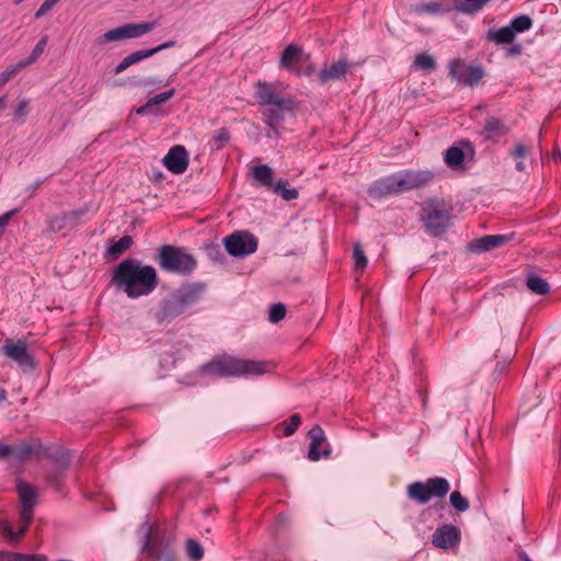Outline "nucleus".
<instances>
[{"label": "nucleus", "mask_w": 561, "mask_h": 561, "mask_svg": "<svg viewBox=\"0 0 561 561\" xmlns=\"http://www.w3.org/2000/svg\"><path fill=\"white\" fill-rule=\"evenodd\" d=\"M47 42H48V38L47 36H43L38 42L37 44L35 45V47L33 48L31 55L28 56V58L26 60H22L21 62H27V66L35 62L39 56L43 54L46 45H47Z\"/></svg>", "instance_id": "41"}, {"label": "nucleus", "mask_w": 561, "mask_h": 561, "mask_svg": "<svg viewBox=\"0 0 561 561\" xmlns=\"http://www.w3.org/2000/svg\"><path fill=\"white\" fill-rule=\"evenodd\" d=\"M184 312L185 311L182 308L179 299L174 293H172L169 297L161 301L160 308L156 313V318L159 322H170Z\"/></svg>", "instance_id": "25"}, {"label": "nucleus", "mask_w": 561, "mask_h": 561, "mask_svg": "<svg viewBox=\"0 0 561 561\" xmlns=\"http://www.w3.org/2000/svg\"><path fill=\"white\" fill-rule=\"evenodd\" d=\"M226 251L234 257H244L257 250V239L249 231H236L224 239Z\"/></svg>", "instance_id": "11"}, {"label": "nucleus", "mask_w": 561, "mask_h": 561, "mask_svg": "<svg viewBox=\"0 0 561 561\" xmlns=\"http://www.w3.org/2000/svg\"><path fill=\"white\" fill-rule=\"evenodd\" d=\"M175 91L174 89L167 90L164 92H161L159 94L153 95L150 98V104L158 105L160 103H163L171 99L174 95Z\"/></svg>", "instance_id": "50"}, {"label": "nucleus", "mask_w": 561, "mask_h": 561, "mask_svg": "<svg viewBox=\"0 0 561 561\" xmlns=\"http://www.w3.org/2000/svg\"><path fill=\"white\" fill-rule=\"evenodd\" d=\"M16 492L21 505L20 513H23L24 517L28 518L30 514H34V507L37 504L36 488L24 480L18 479Z\"/></svg>", "instance_id": "18"}, {"label": "nucleus", "mask_w": 561, "mask_h": 561, "mask_svg": "<svg viewBox=\"0 0 561 561\" xmlns=\"http://www.w3.org/2000/svg\"><path fill=\"white\" fill-rule=\"evenodd\" d=\"M447 11L448 9L444 8L442 3L436 1L419 3L414 8V12L417 14L440 15Z\"/></svg>", "instance_id": "33"}, {"label": "nucleus", "mask_w": 561, "mask_h": 561, "mask_svg": "<svg viewBox=\"0 0 561 561\" xmlns=\"http://www.w3.org/2000/svg\"><path fill=\"white\" fill-rule=\"evenodd\" d=\"M5 100H7V96H5V95H3V96H1V98H0V110H2V108L4 107V105H5Z\"/></svg>", "instance_id": "61"}, {"label": "nucleus", "mask_w": 561, "mask_h": 561, "mask_svg": "<svg viewBox=\"0 0 561 561\" xmlns=\"http://www.w3.org/2000/svg\"><path fill=\"white\" fill-rule=\"evenodd\" d=\"M352 64L345 58L332 62L330 66L324 67L317 76L320 84H325L329 81L342 80L350 71Z\"/></svg>", "instance_id": "22"}, {"label": "nucleus", "mask_w": 561, "mask_h": 561, "mask_svg": "<svg viewBox=\"0 0 561 561\" xmlns=\"http://www.w3.org/2000/svg\"><path fill=\"white\" fill-rule=\"evenodd\" d=\"M249 176L256 186L264 187L279 195L284 201L290 202L298 198V191L296 188H288V180L280 178L274 181V171L267 164H255L251 168Z\"/></svg>", "instance_id": "6"}, {"label": "nucleus", "mask_w": 561, "mask_h": 561, "mask_svg": "<svg viewBox=\"0 0 561 561\" xmlns=\"http://www.w3.org/2000/svg\"><path fill=\"white\" fill-rule=\"evenodd\" d=\"M508 133L510 127L502 119L489 116L485 118L483 128L479 131V135L484 141H495L497 138Z\"/></svg>", "instance_id": "26"}, {"label": "nucleus", "mask_w": 561, "mask_h": 561, "mask_svg": "<svg viewBox=\"0 0 561 561\" xmlns=\"http://www.w3.org/2000/svg\"><path fill=\"white\" fill-rule=\"evenodd\" d=\"M231 134L228 128L221 127L213 131L208 146L211 151H219L230 141Z\"/></svg>", "instance_id": "30"}, {"label": "nucleus", "mask_w": 561, "mask_h": 561, "mask_svg": "<svg viewBox=\"0 0 561 561\" xmlns=\"http://www.w3.org/2000/svg\"><path fill=\"white\" fill-rule=\"evenodd\" d=\"M27 62H18L16 65L9 66L0 73V88L3 87L12 77H14L21 69L25 68Z\"/></svg>", "instance_id": "39"}, {"label": "nucleus", "mask_w": 561, "mask_h": 561, "mask_svg": "<svg viewBox=\"0 0 561 561\" xmlns=\"http://www.w3.org/2000/svg\"><path fill=\"white\" fill-rule=\"evenodd\" d=\"M450 505L459 513L466 512L469 508V502L461 495L460 492L454 491L449 495Z\"/></svg>", "instance_id": "38"}, {"label": "nucleus", "mask_w": 561, "mask_h": 561, "mask_svg": "<svg viewBox=\"0 0 561 561\" xmlns=\"http://www.w3.org/2000/svg\"><path fill=\"white\" fill-rule=\"evenodd\" d=\"M526 286L536 295H547L550 291L549 283L534 272L526 274Z\"/></svg>", "instance_id": "28"}, {"label": "nucleus", "mask_w": 561, "mask_h": 561, "mask_svg": "<svg viewBox=\"0 0 561 561\" xmlns=\"http://www.w3.org/2000/svg\"><path fill=\"white\" fill-rule=\"evenodd\" d=\"M461 533L457 526L443 524L432 535V543L439 549L447 550L459 545Z\"/></svg>", "instance_id": "15"}, {"label": "nucleus", "mask_w": 561, "mask_h": 561, "mask_svg": "<svg viewBox=\"0 0 561 561\" xmlns=\"http://www.w3.org/2000/svg\"><path fill=\"white\" fill-rule=\"evenodd\" d=\"M59 1L60 0H44V2L35 12L34 18L38 20L42 16L46 15Z\"/></svg>", "instance_id": "47"}, {"label": "nucleus", "mask_w": 561, "mask_h": 561, "mask_svg": "<svg viewBox=\"0 0 561 561\" xmlns=\"http://www.w3.org/2000/svg\"><path fill=\"white\" fill-rule=\"evenodd\" d=\"M158 24V21L127 23L122 26L108 30L102 36L98 37L95 43L98 45H104L111 42L138 38L150 33Z\"/></svg>", "instance_id": "10"}, {"label": "nucleus", "mask_w": 561, "mask_h": 561, "mask_svg": "<svg viewBox=\"0 0 561 561\" xmlns=\"http://www.w3.org/2000/svg\"><path fill=\"white\" fill-rule=\"evenodd\" d=\"M70 226L65 214L54 216L48 221V229L53 232H58L66 227Z\"/></svg>", "instance_id": "44"}, {"label": "nucleus", "mask_w": 561, "mask_h": 561, "mask_svg": "<svg viewBox=\"0 0 561 561\" xmlns=\"http://www.w3.org/2000/svg\"><path fill=\"white\" fill-rule=\"evenodd\" d=\"M175 44H176V43H175V41L170 39V41L164 42V43H162V44H160V45H158V46H156V47H153V48H150V50H152L151 53H152V56H153V55H156L157 53L162 51V50H164V49H167V48L174 47V46H175Z\"/></svg>", "instance_id": "53"}, {"label": "nucleus", "mask_w": 561, "mask_h": 561, "mask_svg": "<svg viewBox=\"0 0 561 561\" xmlns=\"http://www.w3.org/2000/svg\"><path fill=\"white\" fill-rule=\"evenodd\" d=\"M28 101L23 99L18 102L13 112V121L18 125H23L25 123L26 116L28 114Z\"/></svg>", "instance_id": "36"}, {"label": "nucleus", "mask_w": 561, "mask_h": 561, "mask_svg": "<svg viewBox=\"0 0 561 561\" xmlns=\"http://www.w3.org/2000/svg\"><path fill=\"white\" fill-rule=\"evenodd\" d=\"M465 162V152L461 148L453 146L446 150L445 163L453 170L460 169Z\"/></svg>", "instance_id": "32"}, {"label": "nucleus", "mask_w": 561, "mask_h": 561, "mask_svg": "<svg viewBox=\"0 0 561 561\" xmlns=\"http://www.w3.org/2000/svg\"><path fill=\"white\" fill-rule=\"evenodd\" d=\"M467 7H457L458 10L463 12H476L481 10L491 0H466Z\"/></svg>", "instance_id": "45"}, {"label": "nucleus", "mask_w": 561, "mask_h": 561, "mask_svg": "<svg viewBox=\"0 0 561 561\" xmlns=\"http://www.w3.org/2000/svg\"><path fill=\"white\" fill-rule=\"evenodd\" d=\"M286 316V306L282 302L273 304L270 308L268 320L272 323H277Z\"/></svg>", "instance_id": "40"}, {"label": "nucleus", "mask_w": 561, "mask_h": 561, "mask_svg": "<svg viewBox=\"0 0 561 561\" xmlns=\"http://www.w3.org/2000/svg\"><path fill=\"white\" fill-rule=\"evenodd\" d=\"M142 552L152 561H176L175 540L147 525L142 540Z\"/></svg>", "instance_id": "5"}, {"label": "nucleus", "mask_w": 561, "mask_h": 561, "mask_svg": "<svg viewBox=\"0 0 561 561\" xmlns=\"http://www.w3.org/2000/svg\"><path fill=\"white\" fill-rule=\"evenodd\" d=\"M522 53V45L520 44H514L513 46H511L507 51H506V55L512 57V56H518L520 55Z\"/></svg>", "instance_id": "55"}, {"label": "nucleus", "mask_w": 561, "mask_h": 561, "mask_svg": "<svg viewBox=\"0 0 561 561\" xmlns=\"http://www.w3.org/2000/svg\"><path fill=\"white\" fill-rule=\"evenodd\" d=\"M85 213H87V209L80 208V209L70 210V211L64 213V214L67 217L69 225L76 226V225L80 224V220L85 215Z\"/></svg>", "instance_id": "46"}, {"label": "nucleus", "mask_w": 561, "mask_h": 561, "mask_svg": "<svg viewBox=\"0 0 561 561\" xmlns=\"http://www.w3.org/2000/svg\"><path fill=\"white\" fill-rule=\"evenodd\" d=\"M517 557L520 561H533L524 550H518Z\"/></svg>", "instance_id": "57"}, {"label": "nucleus", "mask_w": 561, "mask_h": 561, "mask_svg": "<svg viewBox=\"0 0 561 561\" xmlns=\"http://www.w3.org/2000/svg\"><path fill=\"white\" fill-rule=\"evenodd\" d=\"M152 50L149 49H140V50H136L131 54H129L128 56H126L115 68H114V73L115 75H119L122 73L123 71H125L128 67L133 66V65H136L149 57L152 56Z\"/></svg>", "instance_id": "27"}, {"label": "nucleus", "mask_w": 561, "mask_h": 561, "mask_svg": "<svg viewBox=\"0 0 561 561\" xmlns=\"http://www.w3.org/2000/svg\"><path fill=\"white\" fill-rule=\"evenodd\" d=\"M34 518V514H30L28 518H25L23 513H20L19 514V524H20V527H19V530L18 531H14L11 524L5 520V519H1L0 520V531L2 534V536H4L5 538H8V540L11 542V543H16L19 542L24 536L25 534L27 533L28 530V527H30V524L32 523Z\"/></svg>", "instance_id": "24"}, {"label": "nucleus", "mask_w": 561, "mask_h": 561, "mask_svg": "<svg viewBox=\"0 0 561 561\" xmlns=\"http://www.w3.org/2000/svg\"><path fill=\"white\" fill-rule=\"evenodd\" d=\"M47 482L53 485L57 491H60L62 472L61 471H50L46 476Z\"/></svg>", "instance_id": "49"}, {"label": "nucleus", "mask_w": 561, "mask_h": 561, "mask_svg": "<svg viewBox=\"0 0 561 561\" xmlns=\"http://www.w3.org/2000/svg\"><path fill=\"white\" fill-rule=\"evenodd\" d=\"M414 65L417 68L427 71H432L436 68L435 59L426 53L417 54L414 59Z\"/></svg>", "instance_id": "37"}, {"label": "nucleus", "mask_w": 561, "mask_h": 561, "mask_svg": "<svg viewBox=\"0 0 561 561\" xmlns=\"http://www.w3.org/2000/svg\"><path fill=\"white\" fill-rule=\"evenodd\" d=\"M514 30L510 25L500 27L499 30H490L488 39L496 44H511L515 38Z\"/></svg>", "instance_id": "31"}, {"label": "nucleus", "mask_w": 561, "mask_h": 561, "mask_svg": "<svg viewBox=\"0 0 561 561\" xmlns=\"http://www.w3.org/2000/svg\"><path fill=\"white\" fill-rule=\"evenodd\" d=\"M113 285L135 299L150 295L159 284L157 271L151 265H142L136 259H125L112 273Z\"/></svg>", "instance_id": "1"}, {"label": "nucleus", "mask_w": 561, "mask_h": 561, "mask_svg": "<svg viewBox=\"0 0 561 561\" xmlns=\"http://www.w3.org/2000/svg\"><path fill=\"white\" fill-rule=\"evenodd\" d=\"M202 373L218 377L260 376L271 370L266 362L238 358L228 354L214 357L202 366Z\"/></svg>", "instance_id": "2"}, {"label": "nucleus", "mask_w": 561, "mask_h": 561, "mask_svg": "<svg viewBox=\"0 0 561 561\" xmlns=\"http://www.w3.org/2000/svg\"><path fill=\"white\" fill-rule=\"evenodd\" d=\"M422 211V220L428 234L438 237L444 234L449 228L451 215L444 201L430 199L424 204Z\"/></svg>", "instance_id": "7"}, {"label": "nucleus", "mask_w": 561, "mask_h": 561, "mask_svg": "<svg viewBox=\"0 0 561 561\" xmlns=\"http://www.w3.org/2000/svg\"><path fill=\"white\" fill-rule=\"evenodd\" d=\"M512 239H513V234H511V236L488 234V236H483L478 239H473L469 244V249L472 252H477V253L486 252L492 249H495V248L506 244Z\"/></svg>", "instance_id": "23"}, {"label": "nucleus", "mask_w": 561, "mask_h": 561, "mask_svg": "<svg viewBox=\"0 0 561 561\" xmlns=\"http://www.w3.org/2000/svg\"><path fill=\"white\" fill-rule=\"evenodd\" d=\"M0 353L3 356L12 359L22 368H35V360L28 353L27 343L24 340H7L0 348Z\"/></svg>", "instance_id": "13"}, {"label": "nucleus", "mask_w": 561, "mask_h": 561, "mask_svg": "<svg viewBox=\"0 0 561 561\" xmlns=\"http://www.w3.org/2000/svg\"><path fill=\"white\" fill-rule=\"evenodd\" d=\"M156 262L162 271L181 276L191 275L197 267L196 259L185 248L172 244L158 248Z\"/></svg>", "instance_id": "4"}, {"label": "nucleus", "mask_w": 561, "mask_h": 561, "mask_svg": "<svg viewBox=\"0 0 561 561\" xmlns=\"http://www.w3.org/2000/svg\"><path fill=\"white\" fill-rule=\"evenodd\" d=\"M133 244V238L130 236H124L118 240H110L108 247L106 249V255L117 259L125 251H127Z\"/></svg>", "instance_id": "29"}, {"label": "nucleus", "mask_w": 561, "mask_h": 561, "mask_svg": "<svg viewBox=\"0 0 561 561\" xmlns=\"http://www.w3.org/2000/svg\"><path fill=\"white\" fill-rule=\"evenodd\" d=\"M353 259L355 268L357 270H364L367 266V257L365 255V252L363 251L360 244H355L353 249Z\"/></svg>", "instance_id": "43"}, {"label": "nucleus", "mask_w": 561, "mask_h": 561, "mask_svg": "<svg viewBox=\"0 0 561 561\" xmlns=\"http://www.w3.org/2000/svg\"><path fill=\"white\" fill-rule=\"evenodd\" d=\"M302 420L299 414H293L287 421H285L284 436L289 437L296 433L300 426Z\"/></svg>", "instance_id": "42"}, {"label": "nucleus", "mask_w": 561, "mask_h": 561, "mask_svg": "<svg viewBox=\"0 0 561 561\" xmlns=\"http://www.w3.org/2000/svg\"><path fill=\"white\" fill-rule=\"evenodd\" d=\"M205 285L202 283H191L181 286L176 289L174 295L179 299L184 311L193 307L203 296Z\"/></svg>", "instance_id": "21"}, {"label": "nucleus", "mask_w": 561, "mask_h": 561, "mask_svg": "<svg viewBox=\"0 0 561 561\" xmlns=\"http://www.w3.org/2000/svg\"><path fill=\"white\" fill-rule=\"evenodd\" d=\"M310 438L308 458L312 461H318L322 457L328 458L331 455V449L327 444V438L323 428L320 425H314L308 432Z\"/></svg>", "instance_id": "14"}, {"label": "nucleus", "mask_w": 561, "mask_h": 561, "mask_svg": "<svg viewBox=\"0 0 561 561\" xmlns=\"http://www.w3.org/2000/svg\"><path fill=\"white\" fill-rule=\"evenodd\" d=\"M367 193L371 198H382L392 194L401 193L396 173L374 181L368 187Z\"/></svg>", "instance_id": "20"}, {"label": "nucleus", "mask_w": 561, "mask_h": 561, "mask_svg": "<svg viewBox=\"0 0 561 561\" xmlns=\"http://www.w3.org/2000/svg\"><path fill=\"white\" fill-rule=\"evenodd\" d=\"M510 154L515 159H524L527 154V148L518 142L510 150Z\"/></svg>", "instance_id": "52"}, {"label": "nucleus", "mask_w": 561, "mask_h": 561, "mask_svg": "<svg viewBox=\"0 0 561 561\" xmlns=\"http://www.w3.org/2000/svg\"><path fill=\"white\" fill-rule=\"evenodd\" d=\"M153 106H154L153 104H150V100H148L146 104H144V105H141V106H139V107H137V108L135 110V113H136L137 115H142V116H144V115H147V114L151 111V108H152Z\"/></svg>", "instance_id": "54"}, {"label": "nucleus", "mask_w": 561, "mask_h": 561, "mask_svg": "<svg viewBox=\"0 0 561 561\" xmlns=\"http://www.w3.org/2000/svg\"><path fill=\"white\" fill-rule=\"evenodd\" d=\"M314 66L310 61L306 62L305 65H299L297 68H295V73L297 76L310 77L314 73Z\"/></svg>", "instance_id": "51"}, {"label": "nucleus", "mask_w": 561, "mask_h": 561, "mask_svg": "<svg viewBox=\"0 0 561 561\" xmlns=\"http://www.w3.org/2000/svg\"><path fill=\"white\" fill-rule=\"evenodd\" d=\"M43 184V181L42 180H37L36 182H34V184L32 185V191H36L41 185Z\"/></svg>", "instance_id": "60"}, {"label": "nucleus", "mask_w": 561, "mask_h": 561, "mask_svg": "<svg viewBox=\"0 0 561 561\" xmlns=\"http://www.w3.org/2000/svg\"><path fill=\"white\" fill-rule=\"evenodd\" d=\"M154 179H160L162 178V173L161 172H158L157 174L153 175Z\"/></svg>", "instance_id": "62"}, {"label": "nucleus", "mask_w": 561, "mask_h": 561, "mask_svg": "<svg viewBox=\"0 0 561 561\" xmlns=\"http://www.w3.org/2000/svg\"><path fill=\"white\" fill-rule=\"evenodd\" d=\"M450 490V483L443 477L428 478L426 481H416L408 485L407 495L420 505L428 503L432 499H444Z\"/></svg>", "instance_id": "8"}, {"label": "nucleus", "mask_w": 561, "mask_h": 561, "mask_svg": "<svg viewBox=\"0 0 561 561\" xmlns=\"http://www.w3.org/2000/svg\"><path fill=\"white\" fill-rule=\"evenodd\" d=\"M163 164L174 174L184 173L188 167V153L186 149L181 145L171 147L163 158Z\"/></svg>", "instance_id": "19"}, {"label": "nucleus", "mask_w": 561, "mask_h": 561, "mask_svg": "<svg viewBox=\"0 0 561 561\" xmlns=\"http://www.w3.org/2000/svg\"><path fill=\"white\" fill-rule=\"evenodd\" d=\"M15 552L0 551V561H14Z\"/></svg>", "instance_id": "56"}, {"label": "nucleus", "mask_w": 561, "mask_h": 561, "mask_svg": "<svg viewBox=\"0 0 561 561\" xmlns=\"http://www.w3.org/2000/svg\"><path fill=\"white\" fill-rule=\"evenodd\" d=\"M7 400V391L0 388V403Z\"/></svg>", "instance_id": "59"}, {"label": "nucleus", "mask_w": 561, "mask_h": 561, "mask_svg": "<svg viewBox=\"0 0 561 561\" xmlns=\"http://www.w3.org/2000/svg\"><path fill=\"white\" fill-rule=\"evenodd\" d=\"M14 561H48L45 554L15 552Z\"/></svg>", "instance_id": "48"}, {"label": "nucleus", "mask_w": 561, "mask_h": 561, "mask_svg": "<svg viewBox=\"0 0 561 561\" xmlns=\"http://www.w3.org/2000/svg\"><path fill=\"white\" fill-rule=\"evenodd\" d=\"M42 453L43 446L37 438L20 439L14 444L0 440V460L21 465L32 458L39 457Z\"/></svg>", "instance_id": "9"}, {"label": "nucleus", "mask_w": 561, "mask_h": 561, "mask_svg": "<svg viewBox=\"0 0 561 561\" xmlns=\"http://www.w3.org/2000/svg\"><path fill=\"white\" fill-rule=\"evenodd\" d=\"M310 54H306L302 46L297 44H289L285 47L279 58V68L286 70H294L299 65H305L310 61Z\"/></svg>", "instance_id": "17"}, {"label": "nucleus", "mask_w": 561, "mask_h": 561, "mask_svg": "<svg viewBox=\"0 0 561 561\" xmlns=\"http://www.w3.org/2000/svg\"><path fill=\"white\" fill-rule=\"evenodd\" d=\"M185 552L192 561H201L204 557L203 546L192 538L185 541Z\"/></svg>", "instance_id": "34"}, {"label": "nucleus", "mask_w": 561, "mask_h": 561, "mask_svg": "<svg viewBox=\"0 0 561 561\" xmlns=\"http://www.w3.org/2000/svg\"><path fill=\"white\" fill-rule=\"evenodd\" d=\"M399 184L400 192L410 191L413 188H419L428 182H431L434 178V174L431 171H412L407 170L402 172L396 173Z\"/></svg>", "instance_id": "16"}, {"label": "nucleus", "mask_w": 561, "mask_h": 561, "mask_svg": "<svg viewBox=\"0 0 561 561\" xmlns=\"http://www.w3.org/2000/svg\"><path fill=\"white\" fill-rule=\"evenodd\" d=\"M254 99L259 105L266 106L263 115L266 125L272 129L284 121L285 111H291L295 107V101L291 98L283 96L275 84L266 81H259L255 84Z\"/></svg>", "instance_id": "3"}, {"label": "nucleus", "mask_w": 561, "mask_h": 561, "mask_svg": "<svg viewBox=\"0 0 561 561\" xmlns=\"http://www.w3.org/2000/svg\"><path fill=\"white\" fill-rule=\"evenodd\" d=\"M508 25L514 30V33L516 35L517 33L528 31L533 25V20L530 19V16L522 14L514 18Z\"/></svg>", "instance_id": "35"}, {"label": "nucleus", "mask_w": 561, "mask_h": 561, "mask_svg": "<svg viewBox=\"0 0 561 561\" xmlns=\"http://www.w3.org/2000/svg\"><path fill=\"white\" fill-rule=\"evenodd\" d=\"M448 75L458 83L474 87L479 84L485 72L481 66L468 65L462 59H454L449 62Z\"/></svg>", "instance_id": "12"}, {"label": "nucleus", "mask_w": 561, "mask_h": 561, "mask_svg": "<svg viewBox=\"0 0 561 561\" xmlns=\"http://www.w3.org/2000/svg\"><path fill=\"white\" fill-rule=\"evenodd\" d=\"M515 168L519 172H523L525 170V163H524L523 159H519V161H517Z\"/></svg>", "instance_id": "58"}]
</instances>
